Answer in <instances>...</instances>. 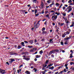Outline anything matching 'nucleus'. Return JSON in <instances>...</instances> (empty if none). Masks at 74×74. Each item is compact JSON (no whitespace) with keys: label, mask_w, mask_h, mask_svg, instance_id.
I'll use <instances>...</instances> for the list:
<instances>
[{"label":"nucleus","mask_w":74,"mask_h":74,"mask_svg":"<svg viewBox=\"0 0 74 74\" xmlns=\"http://www.w3.org/2000/svg\"><path fill=\"white\" fill-rule=\"evenodd\" d=\"M72 10V8L71 6H69L65 10V11H67L68 13H69Z\"/></svg>","instance_id":"f257e3e1"},{"label":"nucleus","mask_w":74,"mask_h":74,"mask_svg":"<svg viewBox=\"0 0 74 74\" xmlns=\"http://www.w3.org/2000/svg\"><path fill=\"white\" fill-rule=\"evenodd\" d=\"M58 18V16L57 15H53L52 16V21H55Z\"/></svg>","instance_id":"f03ea898"},{"label":"nucleus","mask_w":74,"mask_h":74,"mask_svg":"<svg viewBox=\"0 0 74 74\" xmlns=\"http://www.w3.org/2000/svg\"><path fill=\"white\" fill-rule=\"evenodd\" d=\"M39 26H40V21L37 22L36 25H34V28H37L39 27Z\"/></svg>","instance_id":"7ed1b4c3"},{"label":"nucleus","mask_w":74,"mask_h":74,"mask_svg":"<svg viewBox=\"0 0 74 74\" xmlns=\"http://www.w3.org/2000/svg\"><path fill=\"white\" fill-rule=\"evenodd\" d=\"M0 73L1 74H4L5 73V70L0 69Z\"/></svg>","instance_id":"20e7f679"},{"label":"nucleus","mask_w":74,"mask_h":74,"mask_svg":"<svg viewBox=\"0 0 74 74\" xmlns=\"http://www.w3.org/2000/svg\"><path fill=\"white\" fill-rule=\"evenodd\" d=\"M10 60H11L10 61L11 63H12L13 62H15V59H10Z\"/></svg>","instance_id":"39448f33"},{"label":"nucleus","mask_w":74,"mask_h":74,"mask_svg":"<svg viewBox=\"0 0 74 74\" xmlns=\"http://www.w3.org/2000/svg\"><path fill=\"white\" fill-rule=\"evenodd\" d=\"M41 8H44V3H43V2H41Z\"/></svg>","instance_id":"423d86ee"},{"label":"nucleus","mask_w":74,"mask_h":74,"mask_svg":"<svg viewBox=\"0 0 74 74\" xmlns=\"http://www.w3.org/2000/svg\"><path fill=\"white\" fill-rule=\"evenodd\" d=\"M25 74H30V72L28 71H26L25 72Z\"/></svg>","instance_id":"0eeeda50"},{"label":"nucleus","mask_w":74,"mask_h":74,"mask_svg":"<svg viewBox=\"0 0 74 74\" xmlns=\"http://www.w3.org/2000/svg\"><path fill=\"white\" fill-rule=\"evenodd\" d=\"M49 69H50L51 70H53L54 69V66H52L51 67H49Z\"/></svg>","instance_id":"6e6552de"},{"label":"nucleus","mask_w":74,"mask_h":74,"mask_svg":"<svg viewBox=\"0 0 74 74\" xmlns=\"http://www.w3.org/2000/svg\"><path fill=\"white\" fill-rule=\"evenodd\" d=\"M41 57V56L37 55L36 56V58H39Z\"/></svg>","instance_id":"1a4fd4ad"},{"label":"nucleus","mask_w":74,"mask_h":74,"mask_svg":"<svg viewBox=\"0 0 74 74\" xmlns=\"http://www.w3.org/2000/svg\"><path fill=\"white\" fill-rule=\"evenodd\" d=\"M29 42V43H30V44H32L33 43V41L32 40H30L28 41Z\"/></svg>","instance_id":"9d476101"},{"label":"nucleus","mask_w":74,"mask_h":74,"mask_svg":"<svg viewBox=\"0 0 74 74\" xmlns=\"http://www.w3.org/2000/svg\"><path fill=\"white\" fill-rule=\"evenodd\" d=\"M70 38H71V37H70V36L68 38H64V40H69V39H70Z\"/></svg>","instance_id":"9b49d317"},{"label":"nucleus","mask_w":74,"mask_h":74,"mask_svg":"<svg viewBox=\"0 0 74 74\" xmlns=\"http://www.w3.org/2000/svg\"><path fill=\"white\" fill-rule=\"evenodd\" d=\"M54 4V2H53V3L52 2V4L49 5V6L50 7H52V5H53Z\"/></svg>","instance_id":"f8f14e48"},{"label":"nucleus","mask_w":74,"mask_h":74,"mask_svg":"<svg viewBox=\"0 0 74 74\" xmlns=\"http://www.w3.org/2000/svg\"><path fill=\"white\" fill-rule=\"evenodd\" d=\"M21 45L22 46H23V47H25V43L23 42H21Z\"/></svg>","instance_id":"ddd939ff"},{"label":"nucleus","mask_w":74,"mask_h":74,"mask_svg":"<svg viewBox=\"0 0 74 74\" xmlns=\"http://www.w3.org/2000/svg\"><path fill=\"white\" fill-rule=\"evenodd\" d=\"M70 56L69 57L70 58H73V53H71L70 54Z\"/></svg>","instance_id":"4468645a"},{"label":"nucleus","mask_w":74,"mask_h":74,"mask_svg":"<svg viewBox=\"0 0 74 74\" xmlns=\"http://www.w3.org/2000/svg\"><path fill=\"white\" fill-rule=\"evenodd\" d=\"M47 2L48 4H50V3H51V0H49L47 1Z\"/></svg>","instance_id":"2eb2a0df"},{"label":"nucleus","mask_w":74,"mask_h":74,"mask_svg":"<svg viewBox=\"0 0 74 74\" xmlns=\"http://www.w3.org/2000/svg\"><path fill=\"white\" fill-rule=\"evenodd\" d=\"M55 52V50L52 51L50 52L49 54H52V52Z\"/></svg>","instance_id":"dca6fc26"},{"label":"nucleus","mask_w":74,"mask_h":74,"mask_svg":"<svg viewBox=\"0 0 74 74\" xmlns=\"http://www.w3.org/2000/svg\"><path fill=\"white\" fill-rule=\"evenodd\" d=\"M27 47L28 48H33V46L32 45H31V46L28 45L27 46Z\"/></svg>","instance_id":"f3484780"},{"label":"nucleus","mask_w":74,"mask_h":74,"mask_svg":"<svg viewBox=\"0 0 74 74\" xmlns=\"http://www.w3.org/2000/svg\"><path fill=\"white\" fill-rule=\"evenodd\" d=\"M55 14H56V15H57L58 16V15H60V13H58L57 12H56L55 13Z\"/></svg>","instance_id":"a211bd4d"},{"label":"nucleus","mask_w":74,"mask_h":74,"mask_svg":"<svg viewBox=\"0 0 74 74\" xmlns=\"http://www.w3.org/2000/svg\"><path fill=\"white\" fill-rule=\"evenodd\" d=\"M68 3H72V1L71 0H69L68 2Z\"/></svg>","instance_id":"6ab92c4d"},{"label":"nucleus","mask_w":74,"mask_h":74,"mask_svg":"<svg viewBox=\"0 0 74 74\" xmlns=\"http://www.w3.org/2000/svg\"><path fill=\"white\" fill-rule=\"evenodd\" d=\"M39 53L40 54V55H42V53H43V51H42V50H41L40 51Z\"/></svg>","instance_id":"aec40b11"},{"label":"nucleus","mask_w":74,"mask_h":74,"mask_svg":"<svg viewBox=\"0 0 74 74\" xmlns=\"http://www.w3.org/2000/svg\"><path fill=\"white\" fill-rule=\"evenodd\" d=\"M37 12V9L35 10V14H36Z\"/></svg>","instance_id":"412c9836"},{"label":"nucleus","mask_w":74,"mask_h":74,"mask_svg":"<svg viewBox=\"0 0 74 74\" xmlns=\"http://www.w3.org/2000/svg\"><path fill=\"white\" fill-rule=\"evenodd\" d=\"M53 64H49L48 66V67H50V66H53Z\"/></svg>","instance_id":"4be33fe9"},{"label":"nucleus","mask_w":74,"mask_h":74,"mask_svg":"<svg viewBox=\"0 0 74 74\" xmlns=\"http://www.w3.org/2000/svg\"><path fill=\"white\" fill-rule=\"evenodd\" d=\"M56 7H58V6H59V3H56Z\"/></svg>","instance_id":"5701e85b"},{"label":"nucleus","mask_w":74,"mask_h":74,"mask_svg":"<svg viewBox=\"0 0 74 74\" xmlns=\"http://www.w3.org/2000/svg\"><path fill=\"white\" fill-rule=\"evenodd\" d=\"M17 53H11L10 54V55H17Z\"/></svg>","instance_id":"b1692460"},{"label":"nucleus","mask_w":74,"mask_h":74,"mask_svg":"<svg viewBox=\"0 0 74 74\" xmlns=\"http://www.w3.org/2000/svg\"><path fill=\"white\" fill-rule=\"evenodd\" d=\"M25 60H30V58H26Z\"/></svg>","instance_id":"393cba45"},{"label":"nucleus","mask_w":74,"mask_h":74,"mask_svg":"<svg viewBox=\"0 0 74 74\" xmlns=\"http://www.w3.org/2000/svg\"><path fill=\"white\" fill-rule=\"evenodd\" d=\"M21 48V46L19 45L18 46L17 49H20Z\"/></svg>","instance_id":"a878e982"},{"label":"nucleus","mask_w":74,"mask_h":74,"mask_svg":"<svg viewBox=\"0 0 74 74\" xmlns=\"http://www.w3.org/2000/svg\"><path fill=\"white\" fill-rule=\"evenodd\" d=\"M62 15L64 16H65L66 15V13H62Z\"/></svg>","instance_id":"bb28decb"},{"label":"nucleus","mask_w":74,"mask_h":74,"mask_svg":"<svg viewBox=\"0 0 74 74\" xmlns=\"http://www.w3.org/2000/svg\"><path fill=\"white\" fill-rule=\"evenodd\" d=\"M69 5H74V3H71L69 4Z\"/></svg>","instance_id":"cd10ccee"},{"label":"nucleus","mask_w":74,"mask_h":74,"mask_svg":"<svg viewBox=\"0 0 74 74\" xmlns=\"http://www.w3.org/2000/svg\"><path fill=\"white\" fill-rule=\"evenodd\" d=\"M42 33L43 34H46L47 33V32L45 31V32H42Z\"/></svg>","instance_id":"c85d7f7f"},{"label":"nucleus","mask_w":74,"mask_h":74,"mask_svg":"<svg viewBox=\"0 0 74 74\" xmlns=\"http://www.w3.org/2000/svg\"><path fill=\"white\" fill-rule=\"evenodd\" d=\"M55 52H59V50L56 49L55 50Z\"/></svg>","instance_id":"c756f323"},{"label":"nucleus","mask_w":74,"mask_h":74,"mask_svg":"<svg viewBox=\"0 0 74 74\" xmlns=\"http://www.w3.org/2000/svg\"><path fill=\"white\" fill-rule=\"evenodd\" d=\"M39 15V13H38L37 14H35V16H38Z\"/></svg>","instance_id":"7c9ffc66"},{"label":"nucleus","mask_w":74,"mask_h":74,"mask_svg":"<svg viewBox=\"0 0 74 74\" xmlns=\"http://www.w3.org/2000/svg\"><path fill=\"white\" fill-rule=\"evenodd\" d=\"M42 31L43 32V31H44L45 30V27H43L42 28Z\"/></svg>","instance_id":"2f4dec72"},{"label":"nucleus","mask_w":74,"mask_h":74,"mask_svg":"<svg viewBox=\"0 0 74 74\" xmlns=\"http://www.w3.org/2000/svg\"><path fill=\"white\" fill-rule=\"evenodd\" d=\"M53 40V39H50V41H49V42H50L51 43H52V42H52V41Z\"/></svg>","instance_id":"473e14b6"},{"label":"nucleus","mask_w":74,"mask_h":74,"mask_svg":"<svg viewBox=\"0 0 74 74\" xmlns=\"http://www.w3.org/2000/svg\"><path fill=\"white\" fill-rule=\"evenodd\" d=\"M33 51H34V50H33V49H31L30 50V52H33Z\"/></svg>","instance_id":"72a5a7b5"},{"label":"nucleus","mask_w":74,"mask_h":74,"mask_svg":"<svg viewBox=\"0 0 74 74\" xmlns=\"http://www.w3.org/2000/svg\"><path fill=\"white\" fill-rule=\"evenodd\" d=\"M46 17L47 18H48L49 19V15L48 14L46 16Z\"/></svg>","instance_id":"f704fd0d"},{"label":"nucleus","mask_w":74,"mask_h":74,"mask_svg":"<svg viewBox=\"0 0 74 74\" xmlns=\"http://www.w3.org/2000/svg\"><path fill=\"white\" fill-rule=\"evenodd\" d=\"M62 9L63 10H65V9H66V7H64V6H63L62 7Z\"/></svg>","instance_id":"c9c22d12"},{"label":"nucleus","mask_w":74,"mask_h":74,"mask_svg":"<svg viewBox=\"0 0 74 74\" xmlns=\"http://www.w3.org/2000/svg\"><path fill=\"white\" fill-rule=\"evenodd\" d=\"M66 34L67 35V34H70V33L68 31H67L66 33Z\"/></svg>","instance_id":"e433bc0d"},{"label":"nucleus","mask_w":74,"mask_h":74,"mask_svg":"<svg viewBox=\"0 0 74 74\" xmlns=\"http://www.w3.org/2000/svg\"><path fill=\"white\" fill-rule=\"evenodd\" d=\"M34 70L35 72H36V71H37V69H36L35 68H34Z\"/></svg>","instance_id":"4c0bfd02"},{"label":"nucleus","mask_w":74,"mask_h":74,"mask_svg":"<svg viewBox=\"0 0 74 74\" xmlns=\"http://www.w3.org/2000/svg\"><path fill=\"white\" fill-rule=\"evenodd\" d=\"M73 64H74V63L73 62H71L70 63V64L71 65H72Z\"/></svg>","instance_id":"58836bf2"},{"label":"nucleus","mask_w":74,"mask_h":74,"mask_svg":"<svg viewBox=\"0 0 74 74\" xmlns=\"http://www.w3.org/2000/svg\"><path fill=\"white\" fill-rule=\"evenodd\" d=\"M64 44H68V42L67 41V42H65L64 43Z\"/></svg>","instance_id":"ea45409f"},{"label":"nucleus","mask_w":74,"mask_h":74,"mask_svg":"<svg viewBox=\"0 0 74 74\" xmlns=\"http://www.w3.org/2000/svg\"><path fill=\"white\" fill-rule=\"evenodd\" d=\"M60 44L61 45H63V42H60Z\"/></svg>","instance_id":"a19ab883"},{"label":"nucleus","mask_w":74,"mask_h":74,"mask_svg":"<svg viewBox=\"0 0 74 74\" xmlns=\"http://www.w3.org/2000/svg\"><path fill=\"white\" fill-rule=\"evenodd\" d=\"M63 25H64V24L61 23L60 24V26H63Z\"/></svg>","instance_id":"79ce46f5"},{"label":"nucleus","mask_w":74,"mask_h":74,"mask_svg":"<svg viewBox=\"0 0 74 74\" xmlns=\"http://www.w3.org/2000/svg\"><path fill=\"white\" fill-rule=\"evenodd\" d=\"M42 14H44V10H43L42 11Z\"/></svg>","instance_id":"37998d69"},{"label":"nucleus","mask_w":74,"mask_h":74,"mask_svg":"<svg viewBox=\"0 0 74 74\" xmlns=\"http://www.w3.org/2000/svg\"><path fill=\"white\" fill-rule=\"evenodd\" d=\"M64 6H65L66 7H68V5L67 4H65L64 5Z\"/></svg>","instance_id":"c03bdc74"},{"label":"nucleus","mask_w":74,"mask_h":74,"mask_svg":"<svg viewBox=\"0 0 74 74\" xmlns=\"http://www.w3.org/2000/svg\"><path fill=\"white\" fill-rule=\"evenodd\" d=\"M64 71L65 72V73H66L67 71H66V69H64Z\"/></svg>","instance_id":"a18cd8bd"},{"label":"nucleus","mask_w":74,"mask_h":74,"mask_svg":"<svg viewBox=\"0 0 74 74\" xmlns=\"http://www.w3.org/2000/svg\"><path fill=\"white\" fill-rule=\"evenodd\" d=\"M24 42H25V43H26L27 44H28V42L26 41H24Z\"/></svg>","instance_id":"49530a36"},{"label":"nucleus","mask_w":74,"mask_h":74,"mask_svg":"<svg viewBox=\"0 0 74 74\" xmlns=\"http://www.w3.org/2000/svg\"><path fill=\"white\" fill-rule=\"evenodd\" d=\"M42 74H45V71L42 72Z\"/></svg>","instance_id":"de8ad7c7"},{"label":"nucleus","mask_w":74,"mask_h":74,"mask_svg":"<svg viewBox=\"0 0 74 74\" xmlns=\"http://www.w3.org/2000/svg\"><path fill=\"white\" fill-rule=\"evenodd\" d=\"M48 62H49V61L48 60H46V63L47 64V63H48Z\"/></svg>","instance_id":"09e8293b"},{"label":"nucleus","mask_w":74,"mask_h":74,"mask_svg":"<svg viewBox=\"0 0 74 74\" xmlns=\"http://www.w3.org/2000/svg\"><path fill=\"white\" fill-rule=\"evenodd\" d=\"M22 66H23V65L22 64H21L19 66V68H21V67H22Z\"/></svg>","instance_id":"8fccbe9b"},{"label":"nucleus","mask_w":74,"mask_h":74,"mask_svg":"<svg viewBox=\"0 0 74 74\" xmlns=\"http://www.w3.org/2000/svg\"><path fill=\"white\" fill-rule=\"evenodd\" d=\"M73 26H74V25H73V24H72L70 26V27H73Z\"/></svg>","instance_id":"3c124183"},{"label":"nucleus","mask_w":74,"mask_h":74,"mask_svg":"<svg viewBox=\"0 0 74 74\" xmlns=\"http://www.w3.org/2000/svg\"><path fill=\"white\" fill-rule=\"evenodd\" d=\"M62 37H65V35L63 34L62 35Z\"/></svg>","instance_id":"603ef678"},{"label":"nucleus","mask_w":74,"mask_h":74,"mask_svg":"<svg viewBox=\"0 0 74 74\" xmlns=\"http://www.w3.org/2000/svg\"><path fill=\"white\" fill-rule=\"evenodd\" d=\"M51 56L53 58H54V55L53 54H52Z\"/></svg>","instance_id":"864d4df0"},{"label":"nucleus","mask_w":74,"mask_h":74,"mask_svg":"<svg viewBox=\"0 0 74 74\" xmlns=\"http://www.w3.org/2000/svg\"><path fill=\"white\" fill-rule=\"evenodd\" d=\"M6 64H8V65H10V64H9V63L8 62H6Z\"/></svg>","instance_id":"5fc2aeb1"},{"label":"nucleus","mask_w":74,"mask_h":74,"mask_svg":"<svg viewBox=\"0 0 74 74\" xmlns=\"http://www.w3.org/2000/svg\"><path fill=\"white\" fill-rule=\"evenodd\" d=\"M70 51L71 52H72V53H73V51L72 50H71Z\"/></svg>","instance_id":"6e6d98bb"},{"label":"nucleus","mask_w":74,"mask_h":74,"mask_svg":"<svg viewBox=\"0 0 74 74\" xmlns=\"http://www.w3.org/2000/svg\"><path fill=\"white\" fill-rule=\"evenodd\" d=\"M59 72H56L55 73V74H58V73Z\"/></svg>","instance_id":"4d7b16f0"},{"label":"nucleus","mask_w":74,"mask_h":74,"mask_svg":"<svg viewBox=\"0 0 74 74\" xmlns=\"http://www.w3.org/2000/svg\"><path fill=\"white\" fill-rule=\"evenodd\" d=\"M54 11H55L54 10H52L50 12H53Z\"/></svg>","instance_id":"13d9d810"},{"label":"nucleus","mask_w":74,"mask_h":74,"mask_svg":"<svg viewBox=\"0 0 74 74\" xmlns=\"http://www.w3.org/2000/svg\"><path fill=\"white\" fill-rule=\"evenodd\" d=\"M63 72V71H61L60 72V74H62Z\"/></svg>","instance_id":"bf43d9fd"},{"label":"nucleus","mask_w":74,"mask_h":74,"mask_svg":"<svg viewBox=\"0 0 74 74\" xmlns=\"http://www.w3.org/2000/svg\"><path fill=\"white\" fill-rule=\"evenodd\" d=\"M19 70H17V73L18 74H19Z\"/></svg>","instance_id":"052dcab7"},{"label":"nucleus","mask_w":74,"mask_h":74,"mask_svg":"<svg viewBox=\"0 0 74 74\" xmlns=\"http://www.w3.org/2000/svg\"><path fill=\"white\" fill-rule=\"evenodd\" d=\"M67 64H65V67H67Z\"/></svg>","instance_id":"680f3d73"},{"label":"nucleus","mask_w":74,"mask_h":74,"mask_svg":"<svg viewBox=\"0 0 74 74\" xmlns=\"http://www.w3.org/2000/svg\"><path fill=\"white\" fill-rule=\"evenodd\" d=\"M63 66H60L59 67V69H60V68H62V67H63Z\"/></svg>","instance_id":"e2e57ef3"},{"label":"nucleus","mask_w":74,"mask_h":74,"mask_svg":"<svg viewBox=\"0 0 74 74\" xmlns=\"http://www.w3.org/2000/svg\"><path fill=\"white\" fill-rule=\"evenodd\" d=\"M72 24L74 25V21H73L72 23Z\"/></svg>","instance_id":"0e129e2a"},{"label":"nucleus","mask_w":74,"mask_h":74,"mask_svg":"<svg viewBox=\"0 0 74 74\" xmlns=\"http://www.w3.org/2000/svg\"><path fill=\"white\" fill-rule=\"evenodd\" d=\"M14 47L15 48H17V46L16 45H15Z\"/></svg>","instance_id":"69168bd1"},{"label":"nucleus","mask_w":74,"mask_h":74,"mask_svg":"<svg viewBox=\"0 0 74 74\" xmlns=\"http://www.w3.org/2000/svg\"><path fill=\"white\" fill-rule=\"evenodd\" d=\"M37 59L36 58H35L34 59L35 61H37Z\"/></svg>","instance_id":"338daca9"},{"label":"nucleus","mask_w":74,"mask_h":74,"mask_svg":"<svg viewBox=\"0 0 74 74\" xmlns=\"http://www.w3.org/2000/svg\"><path fill=\"white\" fill-rule=\"evenodd\" d=\"M54 10H55V11H56L57 10L56 8H55V9H54Z\"/></svg>","instance_id":"774afa93"}]
</instances>
